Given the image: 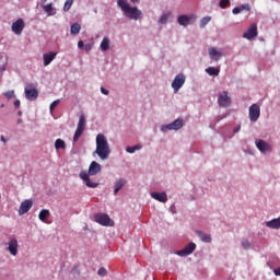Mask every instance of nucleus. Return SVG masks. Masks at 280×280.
Returning <instances> with one entry per match:
<instances>
[{"instance_id":"1","label":"nucleus","mask_w":280,"mask_h":280,"mask_svg":"<svg viewBox=\"0 0 280 280\" xmlns=\"http://www.w3.org/2000/svg\"><path fill=\"white\" fill-rule=\"evenodd\" d=\"M100 172H102V165L96 161H93L89 166V171H81L79 176L81 180L85 183L86 187H90V189H95V187H100V183L91 182L90 176H97Z\"/></svg>"},{"instance_id":"2","label":"nucleus","mask_w":280,"mask_h":280,"mask_svg":"<svg viewBox=\"0 0 280 280\" xmlns=\"http://www.w3.org/2000/svg\"><path fill=\"white\" fill-rule=\"evenodd\" d=\"M95 154H97L101 161H106L110 156V145H108L105 135L100 133L96 136V150L93 152V156Z\"/></svg>"},{"instance_id":"3","label":"nucleus","mask_w":280,"mask_h":280,"mask_svg":"<svg viewBox=\"0 0 280 280\" xmlns=\"http://www.w3.org/2000/svg\"><path fill=\"white\" fill-rule=\"evenodd\" d=\"M117 5L122 10L124 14H126L128 19H131L132 21H139V19H141V10L137 7L131 8L127 0H118Z\"/></svg>"},{"instance_id":"4","label":"nucleus","mask_w":280,"mask_h":280,"mask_svg":"<svg viewBox=\"0 0 280 280\" xmlns=\"http://www.w3.org/2000/svg\"><path fill=\"white\" fill-rule=\"evenodd\" d=\"M84 128H86V117L84 114H82L79 118L78 127L73 136V141H78L80 137H82V133L84 132Z\"/></svg>"},{"instance_id":"5","label":"nucleus","mask_w":280,"mask_h":280,"mask_svg":"<svg viewBox=\"0 0 280 280\" xmlns=\"http://www.w3.org/2000/svg\"><path fill=\"white\" fill-rule=\"evenodd\" d=\"M94 220L102 226H113L114 224L113 220H110V217H108L106 213H96L94 215Z\"/></svg>"},{"instance_id":"6","label":"nucleus","mask_w":280,"mask_h":280,"mask_svg":"<svg viewBox=\"0 0 280 280\" xmlns=\"http://www.w3.org/2000/svg\"><path fill=\"white\" fill-rule=\"evenodd\" d=\"M218 104L221 108H229V106H231V96H229V92L223 91L219 93Z\"/></svg>"},{"instance_id":"7","label":"nucleus","mask_w":280,"mask_h":280,"mask_svg":"<svg viewBox=\"0 0 280 280\" xmlns=\"http://www.w3.org/2000/svg\"><path fill=\"white\" fill-rule=\"evenodd\" d=\"M184 84H185V74L179 73L175 77L171 86H172L174 93H178V91H180V89H183Z\"/></svg>"},{"instance_id":"8","label":"nucleus","mask_w":280,"mask_h":280,"mask_svg":"<svg viewBox=\"0 0 280 280\" xmlns=\"http://www.w3.org/2000/svg\"><path fill=\"white\" fill-rule=\"evenodd\" d=\"M11 30L16 36H21V34H23V30H25V22L23 19H18L15 22H13Z\"/></svg>"},{"instance_id":"9","label":"nucleus","mask_w":280,"mask_h":280,"mask_svg":"<svg viewBox=\"0 0 280 280\" xmlns=\"http://www.w3.org/2000/svg\"><path fill=\"white\" fill-rule=\"evenodd\" d=\"M261 115V108L257 104H253L249 107V119L250 121H257Z\"/></svg>"},{"instance_id":"10","label":"nucleus","mask_w":280,"mask_h":280,"mask_svg":"<svg viewBox=\"0 0 280 280\" xmlns=\"http://www.w3.org/2000/svg\"><path fill=\"white\" fill-rule=\"evenodd\" d=\"M194 250H196V243H189L184 249L176 252V255L179 257H187L188 255H191Z\"/></svg>"},{"instance_id":"11","label":"nucleus","mask_w":280,"mask_h":280,"mask_svg":"<svg viewBox=\"0 0 280 280\" xmlns=\"http://www.w3.org/2000/svg\"><path fill=\"white\" fill-rule=\"evenodd\" d=\"M7 250H9L10 255L16 257V255H19V241H16V238H11Z\"/></svg>"},{"instance_id":"12","label":"nucleus","mask_w":280,"mask_h":280,"mask_svg":"<svg viewBox=\"0 0 280 280\" xmlns=\"http://www.w3.org/2000/svg\"><path fill=\"white\" fill-rule=\"evenodd\" d=\"M257 24H252L247 32L243 34V38H246L247 40H253V38H257Z\"/></svg>"},{"instance_id":"13","label":"nucleus","mask_w":280,"mask_h":280,"mask_svg":"<svg viewBox=\"0 0 280 280\" xmlns=\"http://www.w3.org/2000/svg\"><path fill=\"white\" fill-rule=\"evenodd\" d=\"M34 202L30 199L24 200L19 209V214L20 215H25V213H27V211H30V209H32Z\"/></svg>"},{"instance_id":"14","label":"nucleus","mask_w":280,"mask_h":280,"mask_svg":"<svg viewBox=\"0 0 280 280\" xmlns=\"http://www.w3.org/2000/svg\"><path fill=\"white\" fill-rule=\"evenodd\" d=\"M256 148H258L264 154L272 151V147L264 140H256Z\"/></svg>"},{"instance_id":"15","label":"nucleus","mask_w":280,"mask_h":280,"mask_svg":"<svg viewBox=\"0 0 280 280\" xmlns=\"http://www.w3.org/2000/svg\"><path fill=\"white\" fill-rule=\"evenodd\" d=\"M26 100H30L31 102H34L38 97V90L36 89H25L24 90Z\"/></svg>"},{"instance_id":"16","label":"nucleus","mask_w":280,"mask_h":280,"mask_svg":"<svg viewBox=\"0 0 280 280\" xmlns=\"http://www.w3.org/2000/svg\"><path fill=\"white\" fill-rule=\"evenodd\" d=\"M167 130H180L183 128V120L176 119L175 121L166 125Z\"/></svg>"},{"instance_id":"17","label":"nucleus","mask_w":280,"mask_h":280,"mask_svg":"<svg viewBox=\"0 0 280 280\" xmlns=\"http://www.w3.org/2000/svg\"><path fill=\"white\" fill-rule=\"evenodd\" d=\"M56 59V52L50 51L49 54H44V67L51 65V61Z\"/></svg>"},{"instance_id":"18","label":"nucleus","mask_w":280,"mask_h":280,"mask_svg":"<svg viewBox=\"0 0 280 280\" xmlns=\"http://www.w3.org/2000/svg\"><path fill=\"white\" fill-rule=\"evenodd\" d=\"M151 197L159 202H165L167 200V194L165 192H152Z\"/></svg>"},{"instance_id":"19","label":"nucleus","mask_w":280,"mask_h":280,"mask_svg":"<svg viewBox=\"0 0 280 280\" xmlns=\"http://www.w3.org/2000/svg\"><path fill=\"white\" fill-rule=\"evenodd\" d=\"M190 21H191V18L188 15H179L177 18V23H179L184 27H187V25H189Z\"/></svg>"},{"instance_id":"20","label":"nucleus","mask_w":280,"mask_h":280,"mask_svg":"<svg viewBox=\"0 0 280 280\" xmlns=\"http://www.w3.org/2000/svg\"><path fill=\"white\" fill-rule=\"evenodd\" d=\"M196 233H197L198 237H200L201 242H205L206 244H210L211 234H206L202 231H197Z\"/></svg>"},{"instance_id":"21","label":"nucleus","mask_w":280,"mask_h":280,"mask_svg":"<svg viewBox=\"0 0 280 280\" xmlns=\"http://www.w3.org/2000/svg\"><path fill=\"white\" fill-rule=\"evenodd\" d=\"M246 10L247 12H250V5L249 4H242L241 7H236L232 10L233 14H241V12H244Z\"/></svg>"},{"instance_id":"22","label":"nucleus","mask_w":280,"mask_h":280,"mask_svg":"<svg viewBox=\"0 0 280 280\" xmlns=\"http://www.w3.org/2000/svg\"><path fill=\"white\" fill-rule=\"evenodd\" d=\"M268 229H280V218L266 222Z\"/></svg>"},{"instance_id":"23","label":"nucleus","mask_w":280,"mask_h":280,"mask_svg":"<svg viewBox=\"0 0 280 280\" xmlns=\"http://www.w3.org/2000/svg\"><path fill=\"white\" fill-rule=\"evenodd\" d=\"M124 185H126V179L120 178V179L116 180L115 189H114L115 196H117V194H119V191L124 187Z\"/></svg>"},{"instance_id":"24","label":"nucleus","mask_w":280,"mask_h":280,"mask_svg":"<svg viewBox=\"0 0 280 280\" xmlns=\"http://www.w3.org/2000/svg\"><path fill=\"white\" fill-rule=\"evenodd\" d=\"M101 49L102 51H108L110 49V39L108 37H104L101 42Z\"/></svg>"},{"instance_id":"25","label":"nucleus","mask_w":280,"mask_h":280,"mask_svg":"<svg viewBox=\"0 0 280 280\" xmlns=\"http://www.w3.org/2000/svg\"><path fill=\"white\" fill-rule=\"evenodd\" d=\"M44 12H46V14H48V16H54L56 13H54V4L52 3H48L46 5L43 7Z\"/></svg>"},{"instance_id":"26","label":"nucleus","mask_w":280,"mask_h":280,"mask_svg":"<svg viewBox=\"0 0 280 280\" xmlns=\"http://www.w3.org/2000/svg\"><path fill=\"white\" fill-rule=\"evenodd\" d=\"M209 56L215 60H220V58H222V52L217 51L215 48H209Z\"/></svg>"},{"instance_id":"27","label":"nucleus","mask_w":280,"mask_h":280,"mask_svg":"<svg viewBox=\"0 0 280 280\" xmlns=\"http://www.w3.org/2000/svg\"><path fill=\"white\" fill-rule=\"evenodd\" d=\"M49 215H50L49 210L43 209V210L39 212L38 218H39V220H40L42 222H47V218H49Z\"/></svg>"},{"instance_id":"28","label":"nucleus","mask_w":280,"mask_h":280,"mask_svg":"<svg viewBox=\"0 0 280 280\" xmlns=\"http://www.w3.org/2000/svg\"><path fill=\"white\" fill-rule=\"evenodd\" d=\"M80 30H82V26L79 24V23H74L71 25L70 27V33L73 35V36H77V34H80Z\"/></svg>"},{"instance_id":"29","label":"nucleus","mask_w":280,"mask_h":280,"mask_svg":"<svg viewBox=\"0 0 280 280\" xmlns=\"http://www.w3.org/2000/svg\"><path fill=\"white\" fill-rule=\"evenodd\" d=\"M55 148H56V150H65V148H67V144L65 143V140L57 139L55 141Z\"/></svg>"},{"instance_id":"30","label":"nucleus","mask_w":280,"mask_h":280,"mask_svg":"<svg viewBox=\"0 0 280 280\" xmlns=\"http://www.w3.org/2000/svg\"><path fill=\"white\" fill-rule=\"evenodd\" d=\"M208 75H220V70L215 69L214 67H209L206 69Z\"/></svg>"},{"instance_id":"31","label":"nucleus","mask_w":280,"mask_h":280,"mask_svg":"<svg viewBox=\"0 0 280 280\" xmlns=\"http://www.w3.org/2000/svg\"><path fill=\"white\" fill-rule=\"evenodd\" d=\"M141 144H136L133 147H127L126 152H128L129 154H135V152H137V150H141Z\"/></svg>"},{"instance_id":"32","label":"nucleus","mask_w":280,"mask_h":280,"mask_svg":"<svg viewBox=\"0 0 280 280\" xmlns=\"http://www.w3.org/2000/svg\"><path fill=\"white\" fill-rule=\"evenodd\" d=\"M73 5V0H66L63 5V11L69 12L71 10V7Z\"/></svg>"},{"instance_id":"33","label":"nucleus","mask_w":280,"mask_h":280,"mask_svg":"<svg viewBox=\"0 0 280 280\" xmlns=\"http://www.w3.org/2000/svg\"><path fill=\"white\" fill-rule=\"evenodd\" d=\"M219 5L222 10H224L225 8H229V5H231V0H220Z\"/></svg>"},{"instance_id":"34","label":"nucleus","mask_w":280,"mask_h":280,"mask_svg":"<svg viewBox=\"0 0 280 280\" xmlns=\"http://www.w3.org/2000/svg\"><path fill=\"white\" fill-rule=\"evenodd\" d=\"M170 19V13H164L161 18L159 23H161L162 25H165V23H167V20Z\"/></svg>"},{"instance_id":"35","label":"nucleus","mask_w":280,"mask_h":280,"mask_svg":"<svg viewBox=\"0 0 280 280\" xmlns=\"http://www.w3.org/2000/svg\"><path fill=\"white\" fill-rule=\"evenodd\" d=\"M211 21V16H205L200 21V27H206V25Z\"/></svg>"},{"instance_id":"36","label":"nucleus","mask_w":280,"mask_h":280,"mask_svg":"<svg viewBox=\"0 0 280 280\" xmlns=\"http://www.w3.org/2000/svg\"><path fill=\"white\" fill-rule=\"evenodd\" d=\"M98 277H106L108 275V271L106 270V268L101 267L97 271Z\"/></svg>"},{"instance_id":"37","label":"nucleus","mask_w":280,"mask_h":280,"mask_svg":"<svg viewBox=\"0 0 280 280\" xmlns=\"http://www.w3.org/2000/svg\"><path fill=\"white\" fill-rule=\"evenodd\" d=\"M4 96L7 100H12V97H14V90L4 92Z\"/></svg>"},{"instance_id":"38","label":"nucleus","mask_w":280,"mask_h":280,"mask_svg":"<svg viewBox=\"0 0 280 280\" xmlns=\"http://www.w3.org/2000/svg\"><path fill=\"white\" fill-rule=\"evenodd\" d=\"M58 104H60V100H56L50 104V113H54V108H56V106H58Z\"/></svg>"},{"instance_id":"39","label":"nucleus","mask_w":280,"mask_h":280,"mask_svg":"<svg viewBox=\"0 0 280 280\" xmlns=\"http://www.w3.org/2000/svg\"><path fill=\"white\" fill-rule=\"evenodd\" d=\"M242 247L244 248V250H248V248H250V242H248L247 240L243 241Z\"/></svg>"},{"instance_id":"40","label":"nucleus","mask_w":280,"mask_h":280,"mask_svg":"<svg viewBox=\"0 0 280 280\" xmlns=\"http://www.w3.org/2000/svg\"><path fill=\"white\" fill-rule=\"evenodd\" d=\"M78 47H79V49H84V42L79 40L78 42Z\"/></svg>"},{"instance_id":"41","label":"nucleus","mask_w":280,"mask_h":280,"mask_svg":"<svg viewBox=\"0 0 280 280\" xmlns=\"http://www.w3.org/2000/svg\"><path fill=\"white\" fill-rule=\"evenodd\" d=\"M273 275H276V277H280V267L273 270Z\"/></svg>"},{"instance_id":"42","label":"nucleus","mask_w":280,"mask_h":280,"mask_svg":"<svg viewBox=\"0 0 280 280\" xmlns=\"http://www.w3.org/2000/svg\"><path fill=\"white\" fill-rule=\"evenodd\" d=\"M101 93H103V95H108V90L101 88Z\"/></svg>"},{"instance_id":"43","label":"nucleus","mask_w":280,"mask_h":280,"mask_svg":"<svg viewBox=\"0 0 280 280\" xmlns=\"http://www.w3.org/2000/svg\"><path fill=\"white\" fill-rule=\"evenodd\" d=\"M15 108H19L21 106V101L16 100L14 101Z\"/></svg>"},{"instance_id":"44","label":"nucleus","mask_w":280,"mask_h":280,"mask_svg":"<svg viewBox=\"0 0 280 280\" xmlns=\"http://www.w3.org/2000/svg\"><path fill=\"white\" fill-rule=\"evenodd\" d=\"M241 128H242L241 126L235 127V128L233 129V132H240V129H241Z\"/></svg>"},{"instance_id":"45","label":"nucleus","mask_w":280,"mask_h":280,"mask_svg":"<svg viewBox=\"0 0 280 280\" xmlns=\"http://www.w3.org/2000/svg\"><path fill=\"white\" fill-rule=\"evenodd\" d=\"M1 141H3V143H5V138L3 136H1Z\"/></svg>"},{"instance_id":"46","label":"nucleus","mask_w":280,"mask_h":280,"mask_svg":"<svg viewBox=\"0 0 280 280\" xmlns=\"http://www.w3.org/2000/svg\"><path fill=\"white\" fill-rule=\"evenodd\" d=\"M137 1H139V0H131V3H137Z\"/></svg>"},{"instance_id":"47","label":"nucleus","mask_w":280,"mask_h":280,"mask_svg":"<svg viewBox=\"0 0 280 280\" xmlns=\"http://www.w3.org/2000/svg\"><path fill=\"white\" fill-rule=\"evenodd\" d=\"M18 115H23V113L22 112H18Z\"/></svg>"}]
</instances>
